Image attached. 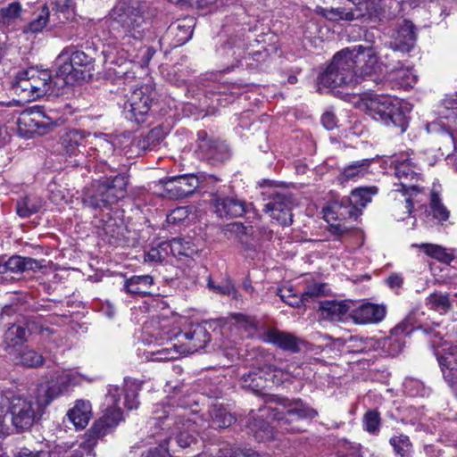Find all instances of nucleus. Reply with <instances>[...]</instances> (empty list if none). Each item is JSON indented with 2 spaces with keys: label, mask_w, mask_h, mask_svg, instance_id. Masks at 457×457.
<instances>
[{
  "label": "nucleus",
  "mask_w": 457,
  "mask_h": 457,
  "mask_svg": "<svg viewBox=\"0 0 457 457\" xmlns=\"http://www.w3.org/2000/svg\"><path fill=\"white\" fill-rule=\"evenodd\" d=\"M154 278L150 275L132 276L127 278L123 284V290L131 295L145 296L151 294Z\"/></svg>",
  "instance_id": "nucleus-26"
},
{
  "label": "nucleus",
  "mask_w": 457,
  "mask_h": 457,
  "mask_svg": "<svg viewBox=\"0 0 457 457\" xmlns=\"http://www.w3.org/2000/svg\"><path fill=\"white\" fill-rule=\"evenodd\" d=\"M21 12V4L18 2L11 3L7 7L1 9L3 18L12 19L19 15Z\"/></svg>",
  "instance_id": "nucleus-59"
},
{
  "label": "nucleus",
  "mask_w": 457,
  "mask_h": 457,
  "mask_svg": "<svg viewBox=\"0 0 457 457\" xmlns=\"http://www.w3.org/2000/svg\"><path fill=\"white\" fill-rule=\"evenodd\" d=\"M365 430L370 434H376L379 431L380 416L377 411H369L363 418Z\"/></svg>",
  "instance_id": "nucleus-54"
},
{
  "label": "nucleus",
  "mask_w": 457,
  "mask_h": 457,
  "mask_svg": "<svg viewBox=\"0 0 457 457\" xmlns=\"http://www.w3.org/2000/svg\"><path fill=\"white\" fill-rule=\"evenodd\" d=\"M366 105L374 120L394 125L400 129L401 133L406 130L408 116L399 99L383 95L375 96L367 101Z\"/></svg>",
  "instance_id": "nucleus-8"
},
{
  "label": "nucleus",
  "mask_w": 457,
  "mask_h": 457,
  "mask_svg": "<svg viewBox=\"0 0 457 457\" xmlns=\"http://www.w3.org/2000/svg\"><path fill=\"white\" fill-rule=\"evenodd\" d=\"M199 147L205 152L206 157L217 162H222L229 158V148L228 145L220 140L203 139Z\"/></svg>",
  "instance_id": "nucleus-28"
},
{
  "label": "nucleus",
  "mask_w": 457,
  "mask_h": 457,
  "mask_svg": "<svg viewBox=\"0 0 457 457\" xmlns=\"http://www.w3.org/2000/svg\"><path fill=\"white\" fill-rule=\"evenodd\" d=\"M50 403L49 400L43 405L32 398L20 395L12 396L10 400L9 412L12 416V424L17 432L29 430L38 420L44 408Z\"/></svg>",
  "instance_id": "nucleus-10"
},
{
  "label": "nucleus",
  "mask_w": 457,
  "mask_h": 457,
  "mask_svg": "<svg viewBox=\"0 0 457 457\" xmlns=\"http://www.w3.org/2000/svg\"><path fill=\"white\" fill-rule=\"evenodd\" d=\"M248 427L258 441H265L273 437L271 427L263 419H253L249 422Z\"/></svg>",
  "instance_id": "nucleus-48"
},
{
  "label": "nucleus",
  "mask_w": 457,
  "mask_h": 457,
  "mask_svg": "<svg viewBox=\"0 0 457 457\" xmlns=\"http://www.w3.org/2000/svg\"><path fill=\"white\" fill-rule=\"evenodd\" d=\"M321 123L325 129H333L337 126V118L333 112H327L321 117Z\"/></svg>",
  "instance_id": "nucleus-60"
},
{
  "label": "nucleus",
  "mask_w": 457,
  "mask_h": 457,
  "mask_svg": "<svg viewBox=\"0 0 457 457\" xmlns=\"http://www.w3.org/2000/svg\"><path fill=\"white\" fill-rule=\"evenodd\" d=\"M320 310L324 319L341 320L349 311L346 302L326 301L320 303Z\"/></svg>",
  "instance_id": "nucleus-37"
},
{
  "label": "nucleus",
  "mask_w": 457,
  "mask_h": 457,
  "mask_svg": "<svg viewBox=\"0 0 457 457\" xmlns=\"http://www.w3.org/2000/svg\"><path fill=\"white\" fill-rule=\"evenodd\" d=\"M52 14L46 4H44L39 13L23 28L24 33H38L49 23L52 26Z\"/></svg>",
  "instance_id": "nucleus-44"
},
{
  "label": "nucleus",
  "mask_w": 457,
  "mask_h": 457,
  "mask_svg": "<svg viewBox=\"0 0 457 457\" xmlns=\"http://www.w3.org/2000/svg\"><path fill=\"white\" fill-rule=\"evenodd\" d=\"M104 174V178L95 180L90 187L85 188L82 195L84 206L102 210L118 203L127 195L129 176L120 173Z\"/></svg>",
  "instance_id": "nucleus-2"
},
{
  "label": "nucleus",
  "mask_w": 457,
  "mask_h": 457,
  "mask_svg": "<svg viewBox=\"0 0 457 457\" xmlns=\"http://www.w3.org/2000/svg\"><path fill=\"white\" fill-rule=\"evenodd\" d=\"M232 230L237 233V235H247L250 233L249 228L245 227L242 223H233Z\"/></svg>",
  "instance_id": "nucleus-64"
},
{
  "label": "nucleus",
  "mask_w": 457,
  "mask_h": 457,
  "mask_svg": "<svg viewBox=\"0 0 457 457\" xmlns=\"http://www.w3.org/2000/svg\"><path fill=\"white\" fill-rule=\"evenodd\" d=\"M429 257L442 262L450 264L455 258V250L445 248L436 244H421L419 246Z\"/></svg>",
  "instance_id": "nucleus-38"
},
{
  "label": "nucleus",
  "mask_w": 457,
  "mask_h": 457,
  "mask_svg": "<svg viewBox=\"0 0 457 457\" xmlns=\"http://www.w3.org/2000/svg\"><path fill=\"white\" fill-rule=\"evenodd\" d=\"M262 195L269 200L264 205V211L282 226H289L293 222L292 207L294 205L292 195L282 187L266 183Z\"/></svg>",
  "instance_id": "nucleus-9"
},
{
  "label": "nucleus",
  "mask_w": 457,
  "mask_h": 457,
  "mask_svg": "<svg viewBox=\"0 0 457 457\" xmlns=\"http://www.w3.org/2000/svg\"><path fill=\"white\" fill-rule=\"evenodd\" d=\"M180 353V350L171 348H162L158 351L151 353V358L153 361H164L177 359Z\"/></svg>",
  "instance_id": "nucleus-56"
},
{
  "label": "nucleus",
  "mask_w": 457,
  "mask_h": 457,
  "mask_svg": "<svg viewBox=\"0 0 457 457\" xmlns=\"http://www.w3.org/2000/svg\"><path fill=\"white\" fill-rule=\"evenodd\" d=\"M385 314L384 306L367 303L353 310L351 316L357 324H368L381 321Z\"/></svg>",
  "instance_id": "nucleus-22"
},
{
  "label": "nucleus",
  "mask_w": 457,
  "mask_h": 457,
  "mask_svg": "<svg viewBox=\"0 0 457 457\" xmlns=\"http://www.w3.org/2000/svg\"><path fill=\"white\" fill-rule=\"evenodd\" d=\"M107 400L111 402L112 405L105 410L104 415L87 430L85 434L84 441L79 445V448L87 454L93 451L100 438L108 434L123 420L118 387L112 386L109 388Z\"/></svg>",
  "instance_id": "nucleus-5"
},
{
  "label": "nucleus",
  "mask_w": 457,
  "mask_h": 457,
  "mask_svg": "<svg viewBox=\"0 0 457 457\" xmlns=\"http://www.w3.org/2000/svg\"><path fill=\"white\" fill-rule=\"evenodd\" d=\"M428 303L432 309L438 312H448L452 308V303L448 294L435 292L427 298Z\"/></svg>",
  "instance_id": "nucleus-50"
},
{
  "label": "nucleus",
  "mask_w": 457,
  "mask_h": 457,
  "mask_svg": "<svg viewBox=\"0 0 457 457\" xmlns=\"http://www.w3.org/2000/svg\"><path fill=\"white\" fill-rule=\"evenodd\" d=\"M386 78L394 83L395 87L408 89L413 87L417 81V76L409 67H404L401 63L388 67Z\"/></svg>",
  "instance_id": "nucleus-24"
},
{
  "label": "nucleus",
  "mask_w": 457,
  "mask_h": 457,
  "mask_svg": "<svg viewBox=\"0 0 457 457\" xmlns=\"http://www.w3.org/2000/svg\"><path fill=\"white\" fill-rule=\"evenodd\" d=\"M212 205L215 213L220 218H236L246 212L245 203L237 197H229L219 192L212 194Z\"/></svg>",
  "instance_id": "nucleus-17"
},
{
  "label": "nucleus",
  "mask_w": 457,
  "mask_h": 457,
  "mask_svg": "<svg viewBox=\"0 0 457 457\" xmlns=\"http://www.w3.org/2000/svg\"><path fill=\"white\" fill-rule=\"evenodd\" d=\"M154 425L168 434L166 438L174 436L181 448L190 447L196 443L198 434L197 420L200 417L187 411L184 404L160 406L154 411Z\"/></svg>",
  "instance_id": "nucleus-1"
},
{
  "label": "nucleus",
  "mask_w": 457,
  "mask_h": 457,
  "mask_svg": "<svg viewBox=\"0 0 457 457\" xmlns=\"http://www.w3.org/2000/svg\"><path fill=\"white\" fill-rule=\"evenodd\" d=\"M265 340L285 351H290L292 353H297L300 351V339L287 332L275 328L269 329L265 333Z\"/></svg>",
  "instance_id": "nucleus-25"
},
{
  "label": "nucleus",
  "mask_w": 457,
  "mask_h": 457,
  "mask_svg": "<svg viewBox=\"0 0 457 457\" xmlns=\"http://www.w3.org/2000/svg\"><path fill=\"white\" fill-rule=\"evenodd\" d=\"M145 8L141 0H120L112 9L111 29L115 30L120 27L125 29L126 36L122 37L125 44L131 37L138 39L143 36L146 24Z\"/></svg>",
  "instance_id": "nucleus-4"
},
{
  "label": "nucleus",
  "mask_w": 457,
  "mask_h": 457,
  "mask_svg": "<svg viewBox=\"0 0 457 457\" xmlns=\"http://www.w3.org/2000/svg\"><path fill=\"white\" fill-rule=\"evenodd\" d=\"M147 25L148 22L146 21L144 34L140 38L137 39L131 37L130 40L126 44L124 43L125 39L122 38V37L126 36L125 29L118 27L117 29L112 30L114 37L120 40L121 53H123L120 58L124 62H135L137 58H141L143 63L147 64L154 56L155 50L153 47L143 46L141 42L145 35Z\"/></svg>",
  "instance_id": "nucleus-13"
},
{
  "label": "nucleus",
  "mask_w": 457,
  "mask_h": 457,
  "mask_svg": "<svg viewBox=\"0 0 457 457\" xmlns=\"http://www.w3.org/2000/svg\"><path fill=\"white\" fill-rule=\"evenodd\" d=\"M27 75H29L32 94L35 100L49 94H54V84L51 73L46 70H37L29 68L27 70Z\"/></svg>",
  "instance_id": "nucleus-19"
},
{
  "label": "nucleus",
  "mask_w": 457,
  "mask_h": 457,
  "mask_svg": "<svg viewBox=\"0 0 457 457\" xmlns=\"http://www.w3.org/2000/svg\"><path fill=\"white\" fill-rule=\"evenodd\" d=\"M395 174L400 184L396 189L415 192L420 194L422 188L418 182L421 179L420 168L413 161V158L405 157L395 161Z\"/></svg>",
  "instance_id": "nucleus-12"
},
{
  "label": "nucleus",
  "mask_w": 457,
  "mask_h": 457,
  "mask_svg": "<svg viewBox=\"0 0 457 457\" xmlns=\"http://www.w3.org/2000/svg\"><path fill=\"white\" fill-rule=\"evenodd\" d=\"M12 87L15 94L22 100L26 102L35 100L33 96H30L32 94V88L29 75H27V70L17 73L12 83Z\"/></svg>",
  "instance_id": "nucleus-41"
},
{
  "label": "nucleus",
  "mask_w": 457,
  "mask_h": 457,
  "mask_svg": "<svg viewBox=\"0 0 457 457\" xmlns=\"http://www.w3.org/2000/svg\"><path fill=\"white\" fill-rule=\"evenodd\" d=\"M204 179V175L193 173L172 176L163 181V186L170 197L184 198L195 193Z\"/></svg>",
  "instance_id": "nucleus-15"
},
{
  "label": "nucleus",
  "mask_w": 457,
  "mask_h": 457,
  "mask_svg": "<svg viewBox=\"0 0 457 457\" xmlns=\"http://www.w3.org/2000/svg\"><path fill=\"white\" fill-rule=\"evenodd\" d=\"M13 454L14 457H49V453L47 451L33 452L26 447L17 449Z\"/></svg>",
  "instance_id": "nucleus-58"
},
{
  "label": "nucleus",
  "mask_w": 457,
  "mask_h": 457,
  "mask_svg": "<svg viewBox=\"0 0 457 457\" xmlns=\"http://www.w3.org/2000/svg\"><path fill=\"white\" fill-rule=\"evenodd\" d=\"M319 83L326 87L341 86H354L359 83L357 72L354 70V58L348 50L337 54L332 62L320 76Z\"/></svg>",
  "instance_id": "nucleus-7"
},
{
  "label": "nucleus",
  "mask_w": 457,
  "mask_h": 457,
  "mask_svg": "<svg viewBox=\"0 0 457 457\" xmlns=\"http://www.w3.org/2000/svg\"><path fill=\"white\" fill-rule=\"evenodd\" d=\"M390 445L399 457H412L413 445L408 436L400 434L389 439Z\"/></svg>",
  "instance_id": "nucleus-46"
},
{
  "label": "nucleus",
  "mask_w": 457,
  "mask_h": 457,
  "mask_svg": "<svg viewBox=\"0 0 457 457\" xmlns=\"http://www.w3.org/2000/svg\"><path fill=\"white\" fill-rule=\"evenodd\" d=\"M276 370L277 369L271 364H265L262 367L253 368L241 376V386L253 392H260L265 387L267 376Z\"/></svg>",
  "instance_id": "nucleus-20"
},
{
  "label": "nucleus",
  "mask_w": 457,
  "mask_h": 457,
  "mask_svg": "<svg viewBox=\"0 0 457 457\" xmlns=\"http://www.w3.org/2000/svg\"><path fill=\"white\" fill-rule=\"evenodd\" d=\"M394 203L392 204V211L394 216L397 220H404L411 212L414 204L413 195H417L415 192L403 191L401 189H395L391 191Z\"/></svg>",
  "instance_id": "nucleus-21"
},
{
  "label": "nucleus",
  "mask_w": 457,
  "mask_h": 457,
  "mask_svg": "<svg viewBox=\"0 0 457 457\" xmlns=\"http://www.w3.org/2000/svg\"><path fill=\"white\" fill-rule=\"evenodd\" d=\"M387 283L392 288L400 287L403 285V278L399 275L393 274L388 277Z\"/></svg>",
  "instance_id": "nucleus-62"
},
{
  "label": "nucleus",
  "mask_w": 457,
  "mask_h": 457,
  "mask_svg": "<svg viewBox=\"0 0 457 457\" xmlns=\"http://www.w3.org/2000/svg\"><path fill=\"white\" fill-rule=\"evenodd\" d=\"M114 145L108 140H101L94 149L96 158H99V162L95 165L96 170L103 172L104 174L113 173L114 168L107 163L106 157L112 156L114 154Z\"/></svg>",
  "instance_id": "nucleus-34"
},
{
  "label": "nucleus",
  "mask_w": 457,
  "mask_h": 457,
  "mask_svg": "<svg viewBox=\"0 0 457 457\" xmlns=\"http://www.w3.org/2000/svg\"><path fill=\"white\" fill-rule=\"evenodd\" d=\"M29 336V331L21 325H12L4 332V345L9 355H12V352L19 350L20 346H23V342L26 341Z\"/></svg>",
  "instance_id": "nucleus-29"
},
{
  "label": "nucleus",
  "mask_w": 457,
  "mask_h": 457,
  "mask_svg": "<svg viewBox=\"0 0 457 457\" xmlns=\"http://www.w3.org/2000/svg\"><path fill=\"white\" fill-rule=\"evenodd\" d=\"M348 53L353 54L354 58V70L359 81L361 77L371 75L375 71L378 58L373 47L356 46Z\"/></svg>",
  "instance_id": "nucleus-18"
},
{
  "label": "nucleus",
  "mask_w": 457,
  "mask_h": 457,
  "mask_svg": "<svg viewBox=\"0 0 457 457\" xmlns=\"http://www.w3.org/2000/svg\"><path fill=\"white\" fill-rule=\"evenodd\" d=\"M187 211L186 208L180 207L173 210L170 215H168L169 222L175 223L180 221L186 218Z\"/></svg>",
  "instance_id": "nucleus-61"
},
{
  "label": "nucleus",
  "mask_w": 457,
  "mask_h": 457,
  "mask_svg": "<svg viewBox=\"0 0 457 457\" xmlns=\"http://www.w3.org/2000/svg\"><path fill=\"white\" fill-rule=\"evenodd\" d=\"M42 268L39 261L30 257L14 255L0 263V284L12 283L26 270H37Z\"/></svg>",
  "instance_id": "nucleus-14"
},
{
  "label": "nucleus",
  "mask_w": 457,
  "mask_h": 457,
  "mask_svg": "<svg viewBox=\"0 0 457 457\" xmlns=\"http://www.w3.org/2000/svg\"><path fill=\"white\" fill-rule=\"evenodd\" d=\"M140 386V384L136 380L125 379V386L122 389L124 407L129 410L137 409L138 407L139 401L137 400V395Z\"/></svg>",
  "instance_id": "nucleus-45"
},
{
  "label": "nucleus",
  "mask_w": 457,
  "mask_h": 457,
  "mask_svg": "<svg viewBox=\"0 0 457 457\" xmlns=\"http://www.w3.org/2000/svg\"><path fill=\"white\" fill-rule=\"evenodd\" d=\"M43 205V201L37 195H26L16 203V212L21 218H29L37 213Z\"/></svg>",
  "instance_id": "nucleus-40"
},
{
  "label": "nucleus",
  "mask_w": 457,
  "mask_h": 457,
  "mask_svg": "<svg viewBox=\"0 0 457 457\" xmlns=\"http://www.w3.org/2000/svg\"><path fill=\"white\" fill-rule=\"evenodd\" d=\"M154 96V90L152 84H145L135 88L124 104L125 118L137 124L144 122Z\"/></svg>",
  "instance_id": "nucleus-11"
},
{
  "label": "nucleus",
  "mask_w": 457,
  "mask_h": 457,
  "mask_svg": "<svg viewBox=\"0 0 457 457\" xmlns=\"http://www.w3.org/2000/svg\"><path fill=\"white\" fill-rule=\"evenodd\" d=\"M61 145L67 154L77 155L85 148V137L80 131L71 130L62 136Z\"/></svg>",
  "instance_id": "nucleus-35"
},
{
  "label": "nucleus",
  "mask_w": 457,
  "mask_h": 457,
  "mask_svg": "<svg viewBox=\"0 0 457 457\" xmlns=\"http://www.w3.org/2000/svg\"><path fill=\"white\" fill-rule=\"evenodd\" d=\"M216 457H261L260 454L253 450L233 449L230 446L220 448Z\"/></svg>",
  "instance_id": "nucleus-53"
},
{
  "label": "nucleus",
  "mask_w": 457,
  "mask_h": 457,
  "mask_svg": "<svg viewBox=\"0 0 457 457\" xmlns=\"http://www.w3.org/2000/svg\"><path fill=\"white\" fill-rule=\"evenodd\" d=\"M214 292L220 295H228L230 292H233V284L226 283L225 285L222 286H216Z\"/></svg>",
  "instance_id": "nucleus-63"
},
{
  "label": "nucleus",
  "mask_w": 457,
  "mask_h": 457,
  "mask_svg": "<svg viewBox=\"0 0 457 457\" xmlns=\"http://www.w3.org/2000/svg\"><path fill=\"white\" fill-rule=\"evenodd\" d=\"M168 443L169 438H164L158 446L149 449L142 457H171L167 447Z\"/></svg>",
  "instance_id": "nucleus-57"
},
{
  "label": "nucleus",
  "mask_w": 457,
  "mask_h": 457,
  "mask_svg": "<svg viewBox=\"0 0 457 457\" xmlns=\"http://www.w3.org/2000/svg\"><path fill=\"white\" fill-rule=\"evenodd\" d=\"M193 24V20L187 18L178 21L169 27L168 33L174 36L177 46L184 45L191 38Z\"/></svg>",
  "instance_id": "nucleus-36"
},
{
  "label": "nucleus",
  "mask_w": 457,
  "mask_h": 457,
  "mask_svg": "<svg viewBox=\"0 0 457 457\" xmlns=\"http://www.w3.org/2000/svg\"><path fill=\"white\" fill-rule=\"evenodd\" d=\"M180 353L191 354L204 349L211 341V335L205 326L191 325L186 331L178 334Z\"/></svg>",
  "instance_id": "nucleus-16"
},
{
  "label": "nucleus",
  "mask_w": 457,
  "mask_h": 457,
  "mask_svg": "<svg viewBox=\"0 0 457 457\" xmlns=\"http://www.w3.org/2000/svg\"><path fill=\"white\" fill-rule=\"evenodd\" d=\"M433 217L440 222L446 221L449 219L450 212L444 205L439 195L432 191L430 194L429 204Z\"/></svg>",
  "instance_id": "nucleus-49"
},
{
  "label": "nucleus",
  "mask_w": 457,
  "mask_h": 457,
  "mask_svg": "<svg viewBox=\"0 0 457 457\" xmlns=\"http://www.w3.org/2000/svg\"><path fill=\"white\" fill-rule=\"evenodd\" d=\"M52 26L59 27L72 20L75 15L74 0H55L51 12Z\"/></svg>",
  "instance_id": "nucleus-27"
},
{
  "label": "nucleus",
  "mask_w": 457,
  "mask_h": 457,
  "mask_svg": "<svg viewBox=\"0 0 457 457\" xmlns=\"http://www.w3.org/2000/svg\"><path fill=\"white\" fill-rule=\"evenodd\" d=\"M91 404L88 401L78 400L73 408L68 411L67 417L79 429L87 427L91 418Z\"/></svg>",
  "instance_id": "nucleus-31"
},
{
  "label": "nucleus",
  "mask_w": 457,
  "mask_h": 457,
  "mask_svg": "<svg viewBox=\"0 0 457 457\" xmlns=\"http://www.w3.org/2000/svg\"><path fill=\"white\" fill-rule=\"evenodd\" d=\"M332 211L337 215V219L340 220H353L361 214V209H357L349 198L343 199L340 203H335L332 205Z\"/></svg>",
  "instance_id": "nucleus-42"
},
{
  "label": "nucleus",
  "mask_w": 457,
  "mask_h": 457,
  "mask_svg": "<svg viewBox=\"0 0 457 457\" xmlns=\"http://www.w3.org/2000/svg\"><path fill=\"white\" fill-rule=\"evenodd\" d=\"M15 364L21 365L26 368H37L43 365L44 357L29 346H20L19 350L12 352L11 355Z\"/></svg>",
  "instance_id": "nucleus-30"
},
{
  "label": "nucleus",
  "mask_w": 457,
  "mask_h": 457,
  "mask_svg": "<svg viewBox=\"0 0 457 457\" xmlns=\"http://www.w3.org/2000/svg\"><path fill=\"white\" fill-rule=\"evenodd\" d=\"M209 415L213 428H228L235 421L234 416L220 405H212L209 410Z\"/></svg>",
  "instance_id": "nucleus-43"
},
{
  "label": "nucleus",
  "mask_w": 457,
  "mask_h": 457,
  "mask_svg": "<svg viewBox=\"0 0 457 457\" xmlns=\"http://www.w3.org/2000/svg\"><path fill=\"white\" fill-rule=\"evenodd\" d=\"M57 76L66 83L86 80L93 76L95 57L75 46H66L55 60Z\"/></svg>",
  "instance_id": "nucleus-3"
},
{
  "label": "nucleus",
  "mask_w": 457,
  "mask_h": 457,
  "mask_svg": "<svg viewBox=\"0 0 457 457\" xmlns=\"http://www.w3.org/2000/svg\"><path fill=\"white\" fill-rule=\"evenodd\" d=\"M278 295L283 302L292 307L299 308L303 306V298H301V295H298L294 293V290L291 287L278 289Z\"/></svg>",
  "instance_id": "nucleus-52"
},
{
  "label": "nucleus",
  "mask_w": 457,
  "mask_h": 457,
  "mask_svg": "<svg viewBox=\"0 0 457 457\" xmlns=\"http://www.w3.org/2000/svg\"><path fill=\"white\" fill-rule=\"evenodd\" d=\"M272 399L279 402L285 407L287 412L281 413L277 409L270 406L260 409V411L262 412V416L266 415L277 420L280 427L288 432L298 433L303 431L304 429L300 425L295 423L302 420H312L318 415L314 409L309 407L301 399L292 401L275 397H272Z\"/></svg>",
  "instance_id": "nucleus-6"
},
{
  "label": "nucleus",
  "mask_w": 457,
  "mask_h": 457,
  "mask_svg": "<svg viewBox=\"0 0 457 457\" xmlns=\"http://www.w3.org/2000/svg\"><path fill=\"white\" fill-rule=\"evenodd\" d=\"M395 41L391 44L393 52H410L416 41L415 27L410 21H403L396 32Z\"/></svg>",
  "instance_id": "nucleus-23"
},
{
  "label": "nucleus",
  "mask_w": 457,
  "mask_h": 457,
  "mask_svg": "<svg viewBox=\"0 0 457 457\" xmlns=\"http://www.w3.org/2000/svg\"><path fill=\"white\" fill-rule=\"evenodd\" d=\"M325 288L326 285L321 283L308 287L307 289L301 294V298H303V306H306V304L311 301L323 295L325 293Z\"/></svg>",
  "instance_id": "nucleus-55"
},
{
  "label": "nucleus",
  "mask_w": 457,
  "mask_h": 457,
  "mask_svg": "<svg viewBox=\"0 0 457 457\" xmlns=\"http://www.w3.org/2000/svg\"><path fill=\"white\" fill-rule=\"evenodd\" d=\"M378 193V189L375 187H358L352 191L351 195L348 197L353 204H355L357 209L362 210L369 203L371 202V198Z\"/></svg>",
  "instance_id": "nucleus-47"
},
{
  "label": "nucleus",
  "mask_w": 457,
  "mask_h": 457,
  "mask_svg": "<svg viewBox=\"0 0 457 457\" xmlns=\"http://www.w3.org/2000/svg\"><path fill=\"white\" fill-rule=\"evenodd\" d=\"M322 14L325 18L331 21H353L364 16L361 7L348 10L345 7H331L322 10Z\"/></svg>",
  "instance_id": "nucleus-39"
},
{
  "label": "nucleus",
  "mask_w": 457,
  "mask_h": 457,
  "mask_svg": "<svg viewBox=\"0 0 457 457\" xmlns=\"http://www.w3.org/2000/svg\"><path fill=\"white\" fill-rule=\"evenodd\" d=\"M373 159H361L345 166L338 176V181L343 184L364 177Z\"/></svg>",
  "instance_id": "nucleus-33"
},
{
  "label": "nucleus",
  "mask_w": 457,
  "mask_h": 457,
  "mask_svg": "<svg viewBox=\"0 0 457 457\" xmlns=\"http://www.w3.org/2000/svg\"><path fill=\"white\" fill-rule=\"evenodd\" d=\"M57 127L56 121L45 115L39 109V118L36 120L35 135L44 136L50 133Z\"/></svg>",
  "instance_id": "nucleus-51"
},
{
  "label": "nucleus",
  "mask_w": 457,
  "mask_h": 457,
  "mask_svg": "<svg viewBox=\"0 0 457 457\" xmlns=\"http://www.w3.org/2000/svg\"><path fill=\"white\" fill-rule=\"evenodd\" d=\"M39 118V109L24 110L16 120L17 131L21 137H32L35 135L36 120Z\"/></svg>",
  "instance_id": "nucleus-32"
}]
</instances>
